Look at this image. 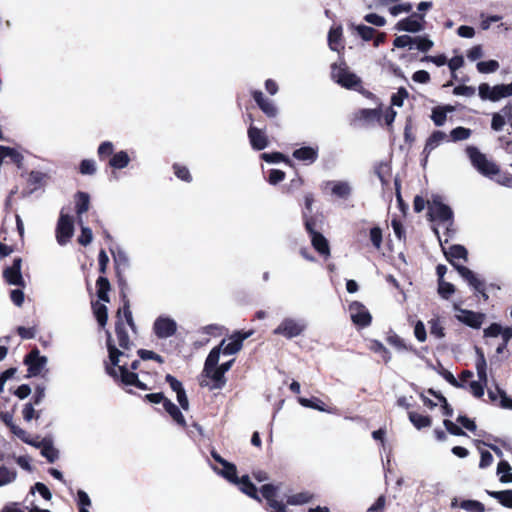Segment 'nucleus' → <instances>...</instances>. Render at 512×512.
<instances>
[{
    "label": "nucleus",
    "instance_id": "obj_1",
    "mask_svg": "<svg viewBox=\"0 0 512 512\" xmlns=\"http://www.w3.org/2000/svg\"><path fill=\"white\" fill-rule=\"evenodd\" d=\"M115 334L119 348L116 347L111 332L106 330V347L109 354V361L105 362V371L107 375H109L116 383L123 386H135L142 390L150 389L139 379V375L137 373L128 371L127 364L119 365L120 356L128 357V351H130L134 345L129 339L125 323L120 316H118V320H115Z\"/></svg>",
    "mask_w": 512,
    "mask_h": 512
},
{
    "label": "nucleus",
    "instance_id": "obj_2",
    "mask_svg": "<svg viewBox=\"0 0 512 512\" xmlns=\"http://www.w3.org/2000/svg\"><path fill=\"white\" fill-rule=\"evenodd\" d=\"M437 238L440 241L443 254L449 264L456 269V271L460 274V276L474 288V290L479 293L484 300H488V294L486 293L485 283L480 280L473 270H470L468 267L463 266V264H458L456 261L462 260L464 263L468 260V252L463 245L453 244L448 249H446L441 241L440 232L437 227L433 228Z\"/></svg>",
    "mask_w": 512,
    "mask_h": 512
},
{
    "label": "nucleus",
    "instance_id": "obj_3",
    "mask_svg": "<svg viewBox=\"0 0 512 512\" xmlns=\"http://www.w3.org/2000/svg\"><path fill=\"white\" fill-rule=\"evenodd\" d=\"M465 153L470 159V163L472 166L484 177L489 179H494V177L499 174V166L489 160L486 154L480 151L477 146L468 145L465 148Z\"/></svg>",
    "mask_w": 512,
    "mask_h": 512
},
{
    "label": "nucleus",
    "instance_id": "obj_4",
    "mask_svg": "<svg viewBox=\"0 0 512 512\" xmlns=\"http://www.w3.org/2000/svg\"><path fill=\"white\" fill-rule=\"evenodd\" d=\"M114 150L115 147L113 142L105 141L101 142L96 153H98V157L101 161L108 160V167L114 170L126 168L130 162L128 153L125 150H120L118 152H115Z\"/></svg>",
    "mask_w": 512,
    "mask_h": 512
},
{
    "label": "nucleus",
    "instance_id": "obj_5",
    "mask_svg": "<svg viewBox=\"0 0 512 512\" xmlns=\"http://www.w3.org/2000/svg\"><path fill=\"white\" fill-rule=\"evenodd\" d=\"M331 77L341 87L349 90L362 88V80L355 73L349 70L346 62L331 65Z\"/></svg>",
    "mask_w": 512,
    "mask_h": 512
},
{
    "label": "nucleus",
    "instance_id": "obj_6",
    "mask_svg": "<svg viewBox=\"0 0 512 512\" xmlns=\"http://www.w3.org/2000/svg\"><path fill=\"white\" fill-rule=\"evenodd\" d=\"M218 359L217 351L210 350L208 353L203 368V375L212 381L211 389H223L227 384L225 374L217 368Z\"/></svg>",
    "mask_w": 512,
    "mask_h": 512
},
{
    "label": "nucleus",
    "instance_id": "obj_7",
    "mask_svg": "<svg viewBox=\"0 0 512 512\" xmlns=\"http://www.w3.org/2000/svg\"><path fill=\"white\" fill-rule=\"evenodd\" d=\"M24 364L28 367L27 377L44 376L47 373V357L40 354L37 346H34L24 357Z\"/></svg>",
    "mask_w": 512,
    "mask_h": 512
},
{
    "label": "nucleus",
    "instance_id": "obj_8",
    "mask_svg": "<svg viewBox=\"0 0 512 512\" xmlns=\"http://www.w3.org/2000/svg\"><path fill=\"white\" fill-rule=\"evenodd\" d=\"M252 335V331H236L231 337L230 343H227L226 340H222L218 346H214L211 350L217 351V359L219 360V356L222 354L225 355H233L239 352L243 347V342L248 339Z\"/></svg>",
    "mask_w": 512,
    "mask_h": 512
},
{
    "label": "nucleus",
    "instance_id": "obj_9",
    "mask_svg": "<svg viewBox=\"0 0 512 512\" xmlns=\"http://www.w3.org/2000/svg\"><path fill=\"white\" fill-rule=\"evenodd\" d=\"M453 216L452 209L442 202L440 196H435L432 203H428V220L430 222H452Z\"/></svg>",
    "mask_w": 512,
    "mask_h": 512
},
{
    "label": "nucleus",
    "instance_id": "obj_10",
    "mask_svg": "<svg viewBox=\"0 0 512 512\" xmlns=\"http://www.w3.org/2000/svg\"><path fill=\"white\" fill-rule=\"evenodd\" d=\"M22 263V258L18 257L14 258L11 266L4 267L2 277L7 284L21 288L25 287L26 284L22 275Z\"/></svg>",
    "mask_w": 512,
    "mask_h": 512
},
{
    "label": "nucleus",
    "instance_id": "obj_11",
    "mask_svg": "<svg viewBox=\"0 0 512 512\" xmlns=\"http://www.w3.org/2000/svg\"><path fill=\"white\" fill-rule=\"evenodd\" d=\"M278 487L274 484L268 483L260 487L262 498L267 501L268 512H288L286 505L276 500Z\"/></svg>",
    "mask_w": 512,
    "mask_h": 512
},
{
    "label": "nucleus",
    "instance_id": "obj_12",
    "mask_svg": "<svg viewBox=\"0 0 512 512\" xmlns=\"http://www.w3.org/2000/svg\"><path fill=\"white\" fill-rule=\"evenodd\" d=\"M73 233V218L68 214L61 213L58 224H56V241L62 246L66 245L72 238Z\"/></svg>",
    "mask_w": 512,
    "mask_h": 512
},
{
    "label": "nucleus",
    "instance_id": "obj_13",
    "mask_svg": "<svg viewBox=\"0 0 512 512\" xmlns=\"http://www.w3.org/2000/svg\"><path fill=\"white\" fill-rule=\"evenodd\" d=\"M8 228L13 231V220L5 216L0 227V259L15 252V245L13 239L8 235Z\"/></svg>",
    "mask_w": 512,
    "mask_h": 512
},
{
    "label": "nucleus",
    "instance_id": "obj_14",
    "mask_svg": "<svg viewBox=\"0 0 512 512\" xmlns=\"http://www.w3.org/2000/svg\"><path fill=\"white\" fill-rule=\"evenodd\" d=\"M349 311L351 314L352 322L360 328H365L371 325L372 315L367 307L359 301H354L349 304Z\"/></svg>",
    "mask_w": 512,
    "mask_h": 512
},
{
    "label": "nucleus",
    "instance_id": "obj_15",
    "mask_svg": "<svg viewBox=\"0 0 512 512\" xmlns=\"http://www.w3.org/2000/svg\"><path fill=\"white\" fill-rule=\"evenodd\" d=\"M213 460L222 466V470H218L216 466L213 469L216 473L220 474L222 477L227 479L229 482L233 484H238V475H237V466L233 463L228 462L224 459L220 454H218L215 450H211L210 452Z\"/></svg>",
    "mask_w": 512,
    "mask_h": 512
},
{
    "label": "nucleus",
    "instance_id": "obj_16",
    "mask_svg": "<svg viewBox=\"0 0 512 512\" xmlns=\"http://www.w3.org/2000/svg\"><path fill=\"white\" fill-rule=\"evenodd\" d=\"M305 331V326L292 318H285L277 328L274 329L275 335H281L287 339H292Z\"/></svg>",
    "mask_w": 512,
    "mask_h": 512
},
{
    "label": "nucleus",
    "instance_id": "obj_17",
    "mask_svg": "<svg viewBox=\"0 0 512 512\" xmlns=\"http://www.w3.org/2000/svg\"><path fill=\"white\" fill-rule=\"evenodd\" d=\"M248 119L251 124L248 127L247 136L251 147L257 151L265 149L269 145L268 136L263 130L258 129L252 124L253 118L251 114H248Z\"/></svg>",
    "mask_w": 512,
    "mask_h": 512
},
{
    "label": "nucleus",
    "instance_id": "obj_18",
    "mask_svg": "<svg viewBox=\"0 0 512 512\" xmlns=\"http://www.w3.org/2000/svg\"><path fill=\"white\" fill-rule=\"evenodd\" d=\"M176 329V322L169 317L159 316L153 325L154 334L158 339H166L173 336Z\"/></svg>",
    "mask_w": 512,
    "mask_h": 512
},
{
    "label": "nucleus",
    "instance_id": "obj_19",
    "mask_svg": "<svg viewBox=\"0 0 512 512\" xmlns=\"http://www.w3.org/2000/svg\"><path fill=\"white\" fill-rule=\"evenodd\" d=\"M251 97L256 102V105L268 118H276L278 115V107L273 102L265 97L259 90L251 91Z\"/></svg>",
    "mask_w": 512,
    "mask_h": 512
},
{
    "label": "nucleus",
    "instance_id": "obj_20",
    "mask_svg": "<svg viewBox=\"0 0 512 512\" xmlns=\"http://www.w3.org/2000/svg\"><path fill=\"white\" fill-rule=\"evenodd\" d=\"M458 320L470 328L479 329L484 321L485 315L481 312H476L468 309H461L460 315L457 316Z\"/></svg>",
    "mask_w": 512,
    "mask_h": 512
},
{
    "label": "nucleus",
    "instance_id": "obj_21",
    "mask_svg": "<svg viewBox=\"0 0 512 512\" xmlns=\"http://www.w3.org/2000/svg\"><path fill=\"white\" fill-rule=\"evenodd\" d=\"M293 158L306 164H313L319 156L318 146H301L292 152Z\"/></svg>",
    "mask_w": 512,
    "mask_h": 512
},
{
    "label": "nucleus",
    "instance_id": "obj_22",
    "mask_svg": "<svg viewBox=\"0 0 512 512\" xmlns=\"http://www.w3.org/2000/svg\"><path fill=\"white\" fill-rule=\"evenodd\" d=\"M502 337V341L508 343L512 338V327L502 328L499 323L493 322L484 329V337L496 338Z\"/></svg>",
    "mask_w": 512,
    "mask_h": 512
},
{
    "label": "nucleus",
    "instance_id": "obj_23",
    "mask_svg": "<svg viewBox=\"0 0 512 512\" xmlns=\"http://www.w3.org/2000/svg\"><path fill=\"white\" fill-rule=\"evenodd\" d=\"M5 159H9V161L17 165L18 168H22L23 166L24 156L22 153L14 147L0 145V167Z\"/></svg>",
    "mask_w": 512,
    "mask_h": 512
},
{
    "label": "nucleus",
    "instance_id": "obj_24",
    "mask_svg": "<svg viewBox=\"0 0 512 512\" xmlns=\"http://www.w3.org/2000/svg\"><path fill=\"white\" fill-rule=\"evenodd\" d=\"M381 117L380 108H361L355 112V119L367 124L379 122Z\"/></svg>",
    "mask_w": 512,
    "mask_h": 512
},
{
    "label": "nucleus",
    "instance_id": "obj_25",
    "mask_svg": "<svg viewBox=\"0 0 512 512\" xmlns=\"http://www.w3.org/2000/svg\"><path fill=\"white\" fill-rule=\"evenodd\" d=\"M309 235L313 248L324 258H328L330 256V247L326 237L319 231Z\"/></svg>",
    "mask_w": 512,
    "mask_h": 512
},
{
    "label": "nucleus",
    "instance_id": "obj_26",
    "mask_svg": "<svg viewBox=\"0 0 512 512\" xmlns=\"http://www.w3.org/2000/svg\"><path fill=\"white\" fill-rule=\"evenodd\" d=\"M240 491L247 495L249 498L253 499L254 501L260 503L261 498L258 495L256 486L251 482L249 476L247 474L242 475L238 478V484Z\"/></svg>",
    "mask_w": 512,
    "mask_h": 512
},
{
    "label": "nucleus",
    "instance_id": "obj_27",
    "mask_svg": "<svg viewBox=\"0 0 512 512\" xmlns=\"http://www.w3.org/2000/svg\"><path fill=\"white\" fill-rule=\"evenodd\" d=\"M445 140H448V136L445 132L440 130L434 131L430 134L428 140H426L422 154H424L425 157L429 156L431 152Z\"/></svg>",
    "mask_w": 512,
    "mask_h": 512
},
{
    "label": "nucleus",
    "instance_id": "obj_28",
    "mask_svg": "<svg viewBox=\"0 0 512 512\" xmlns=\"http://www.w3.org/2000/svg\"><path fill=\"white\" fill-rule=\"evenodd\" d=\"M164 410L170 416L175 424H177L182 429H186L187 421L183 415V413L179 410V408L170 400H166L164 402Z\"/></svg>",
    "mask_w": 512,
    "mask_h": 512
},
{
    "label": "nucleus",
    "instance_id": "obj_29",
    "mask_svg": "<svg viewBox=\"0 0 512 512\" xmlns=\"http://www.w3.org/2000/svg\"><path fill=\"white\" fill-rule=\"evenodd\" d=\"M328 46L332 51L336 52L344 49L341 25L330 28L328 32Z\"/></svg>",
    "mask_w": 512,
    "mask_h": 512
},
{
    "label": "nucleus",
    "instance_id": "obj_30",
    "mask_svg": "<svg viewBox=\"0 0 512 512\" xmlns=\"http://www.w3.org/2000/svg\"><path fill=\"white\" fill-rule=\"evenodd\" d=\"M122 305L118 308L116 312V320H118V316L122 317L125 326H129V328L135 332L136 331V325L133 320L132 312L130 309V302L128 298L120 299Z\"/></svg>",
    "mask_w": 512,
    "mask_h": 512
},
{
    "label": "nucleus",
    "instance_id": "obj_31",
    "mask_svg": "<svg viewBox=\"0 0 512 512\" xmlns=\"http://www.w3.org/2000/svg\"><path fill=\"white\" fill-rule=\"evenodd\" d=\"M75 211L78 217V223L81 225L82 220L81 216L83 213L87 212L89 209L90 199L89 195L86 192L78 191L75 194Z\"/></svg>",
    "mask_w": 512,
    "mask_h": 512
},
{
    "label": "nucleus",
    "instance_id": "obj_32",
    "mask_svg": "<svg viewBox=\"0 0 512 512\" xmlns=\"http://www.w3.org/2000/svg\"><path fill=\"white\" fill-rule=\"evenodd\" d=\"M111 290V284L107 277L99 276L96 279V295L100 301L104 303L110 302L109 292Z\"/></svg>",
    "mask_w": 512,
    "mask_h": 512
},
{
    "label": "nucleus",
    "instance_id": "obj_33",
    "mask_svg": "<svg viewBox=\"0 0 512 512\" xmlns=\"http://www.w3.org/2000/svg\"><path fill=\"white\" fill-rule=\"evenodd\" d=\"M41 455L47 460L48 463H55L59 458V451L53 447L52 441L48 438L40 440Z\"/></svg>",
    "mask_w": 512,
    "mask_h": 512
},
{
    "label": "nucleus",
    "instance_id": "obj_34",
    "mask_svg": "<svg viewBox=\"0 0 512 512\" xmlns=\"http://www.w3.org/2000/svg\"><path fill=\"white\" fill-rule=\"evenodd\" d=\"M259 157L260 159L264 160L267 163L283 162L289 167H294V163L291 161V159L287 155L279 151L262 152Z\"/></svg>",
    "mask_w": 512,
    "mask_h": 512
},
{
    "label": "nucleus",
    "instance_id": "obj_35",
    "mask_svg": "<svg viewBox=\"0 0 512 512\" xmlns=\"http://www.w3.org/2000/svg\"><path fill=\"white\" fill-rule=\"evenodd\" d=\"M386 342H388V345H391L398 350H406L414 354L418 353L417 349L412 344L405 343L404 339L395 332H391L388 337H386Z\"/></svg>",
    "mask_w": 512,
    "mask_h": 512
},
{
    "label": "nucleus",
    "instance_id": "obj_36",
    "mask_svg": "<svg viewBox=\"0 0 512 512\" xmlns=\"http://www.w3.org/2000/svg\"><path fill=\"white\" fill-rule=\"evenodd\" d=\"M395 28L399 31L417 33L424 29V25L419 20H412L407 17L397 22Z\"/></svg>",
    "mask_w": 512,
    "mask_h": 512
},
{
    "label": "nucleus",
    "instance_id": "obj_37",
    "mask_svg": "<svg viewBox=\"0 0 512 512\" xmlns=\"http://www.w3.org/2000/svg\"><path fill=\"white\" fill-rule=\"evenodd\" d=\"M408 418L415 429H425V427H430L433 423L431 416L421 415L414 411H408Z\"/></svg>",
    "mask_w": 512,
    "mask_h": 512
},
{
    "label": "nucleus",
    "instance_id": "obj_38",
    "mask_svg": "<svg viewBox=\"0 0 512 512\" xmlns=\"http://www.w3.org/2000/svg\"><path fill=\"white\" fill-rule=\"evenodd\" d=\"M91 307L96 321H98L101 328H105L108 322V307L100 302L92 303Z\"/></svg>",
    "mask_w": 512,
    "mask_h": 512
},
{
    "label": "nucleus",
    "instance_id": "obj_39",
    "mask_svg": "<svg viewBox=\"0 0 512 512\" xmlns=\"http://www.w3.org/2000/svg\"><path fill=\"white\" fill-rule=\"evenodd\" d=\"M477 351V360H476V369L479 380L484 384H487V362L484 355V352L481 348H476Z\"/></svg>",
    "mask_w": 512,
    "mask_h": 512
},
{
    "label": "nucleus",
    "instance_id": "obj_40",
    "mask_svg": "<svg viewBox=\"0 0 512 512\" xmlns=\"http://www.w3.org/2000/svg\"><path fill=\"white\" fill-rule=\"evenodd\" d=\"M369 349L374 353L380 354L384 364L392 360L391 351L378 340H370Z\"/></svg>",
    "mask_w": 512,
    "mask_h": 512
},
{
    "label": "nucleus",
    "instance_id": "obj_41",
    "mask_svg": "<svg viewBox=\"0 0 512 512\" xmlns=\"http://www.w3.org/2000/svg\"><path fill=\"white\" fill-rule=\"evenodd\" d=\"M0 419L3 424L9 429L11 433L16 436H24L25 429L17 426L13 423V413L10 412H0Z\"/></svg>",
    "mask_w": 512,
    "mask_h": 512
},
{
    "label": "nucleus",
    "instance_id": "obj_42",
    "mask_svg": "<svg viewBox=\"0 0 512 512\" xmlns=\"http://www.w3.org/2000/svg\"><path fill=\"white\" fill-rule=\"evenodd\" d=\"M512 96V83L499 84L492 87V95L490 101H499L502 98Z\"/></svg>",
    "mask_w": 512,
    "mask_h": 512
},
{
    "label": "nucleus",
    "instance_id": "obj_43",
    "mask_svg": "<svg viewBox=\"0 0 512 512\" xmlns=\"http://www.w3.org/2000/svg\"><path fill=\"white\" fill-rule=\"evenodd\" d=\"M488 494L496 499L503 507L512 509V490L489 491Z\"/></svg>",
    "mask_w": 512,
    "mask_h": 512
},
{
    "label": "nucleus",
    "instance_id": "obj_44",
    "mask_svg": "<svg viewBox=\"0 0 512 512\" xmlns=\"http://www.w3.org/2000/svg\"><path fill=\"white\" fill-rule=\"evenodd\" d=\"M17 476L18 471L15 468H8V466L0 465V487L15 482Z\"/></svg>",
    "mask_w": 512,
    "mask_h": 512
},
{
    "label": "nucleus",
    "instance_id": "obj_45",
    "mask_svg": "<svg viewBox=\"0 0 512 512\" xmlns=\"http://www.w3.org/2000/svg\"><path fill=\"white\" fill-rule=\"evenodd\" d=\"M313 500V495L309 492H300L289 496L286 500L287 505L297 506L305 505Z\"/></svg>",
    "mask_w": 512,
    "mask_h": 512
},
{
    "label": "nucleus",
    "instance_id": "obj_46",
    "mask_svg": "<svg viewBox=\"0 0 512 512\" xmlns=\"http://www.w3.org/2000/svg\"><path fill=\"white\" fill-rule=\"evenodd\" d=\"M298 402L301 406H304L306 408H312V409L322 411V412L327 411L326 404L321 399H319L317 397H312V398L300 397V398H298Z\"/></svg>",
    "mask_w": 512,
    "mask_h": 512
},
{
    "label": "nucleus",
    "instance_id": "obj_47",
    "mask_svg": "<svg viewBox=\"0 0 512 512\" xmlns=\"http://www.w3.org/2000/svg\"><path fill=\"white\" fill-rule=\"evenodd\" d=\"M172 170L175 177L183 182L191 183L193 181V177L187 166L181 165L179 163H174L172 165Z\"/></svg>",
    "mask_w": 512,
    "mask_h": 512
},
{
    "label": "nucleus",
    "instance_id": "obj_48",
    "mask_svg": "<svg viewBox=\"0 0 512 512\" xmlns=\"http://www.w3.org/2000/svg\"><path fill=\"white\" fill-rule=\"evenodd\" d=\"M470 136H471V129H468V128H465L462 126H458L451 130L448 140L456 143V142L467 140Z\"/></svg>",
    "mask_w": 512,
    "mask_h": 512
},
{
    "label": "nucleus",
    "instance_id": "obj_49",
    "mask_svg": "<svg viewBox=\"0 0 512 512\" xmlns=\"http://www.w3.org/2000/svg\"><path fill=\"white\" fill-rule=\"evenodd\" d=\"M375 174L382 185H387L389 183V178L391 177V166L387 163L381 162L375 167Z\"/></svg>",
    "mask_w": 512,
    "mask_h": 512
},
{
    "label": "nucleus",
    "instance_id": "obj_50",
    "mask_svg": "<svg viewBox=\"0 0 512 512\" xmlns=\"http://www.w3.org/2000/svg\"><path fill=\"white\" fill-rule=\"evenodd\" d=\"M302 220H304V228L308 234L318 232V218L312 213L301 212Z\"/></svg>",
    "mask_w": 512,
    "mask_h": 512
},
{
    "label": "nucleus",
    "instance_id": "obj_51",
    "mask_svg": "<svg viewBox=\"0 0 512 512\" xmlns=\"http://www.w3.org/2000/svg\"><path fill=\"white\" fill-rule=\"evenodd\" d=\"M332 193L339 198L347 199L352 192V188L347 182H337L332 186Z\"/></svg>",
    "mask_w": 512,
    "mask_h": 512
},
{
    "label": "nucleus",
    "instance_id": "obj_52",
    "mask_svg": "<svg viewBox=\"0 0 512 512\" xmlns=\"http://www.w3.org/2000/svg\"><path fill=\"white\" fill-rule=\"evenodd\" d=\"M428 325H430V335H433L438 339L445 337V329L439 317L429 320Z\"/></svg>",
    "mask_w": 512,
    "mask_h": 512
},
{
    "label": "nucleus",
    "instance_id": "obj_53",
    "mask_svg": "<svg viewBox=\"0 0 512 512\" xmlns=\"http://www.w3.org/2000/svg\"><path fill=\"white\" fill-rule=\"evenodd\" d=\"M455 286L446 280L438 281V293L441 298L449 300L455 293Z\"/></svg>",
    "mask_w": 512,
    "mask_h": 512
},
{
    "label": "nucleus",
    "instance_id": "obj_54",
    "mask_svg": "<svg viewBox=\"0 0 512 512\" xmlns=\"http://www.w3.org/2000/svg\"><path fill=\"white\" fill-rule=\"evenodd\" d=\"M354 28L357 31L358 35L361 37V39L364 41L373 40L375 34L377 33V30L375 28L365 24L355 25Z\"/></svg>",
    "mask_w": 512,
    "mask_h": 512
},
{
    "label": "nucleus",
    "instance_id": "obj_55",
    "mask_svg": "<svg viewBox=\"0 0 512 512\" xmlns=\"http://www.w3.org/2000/svg\"><path fill=\"white\" fill-rule=\"evenodd\" d=\"M304 183H305V180L298 173H296V176L293 179H291L289 183L285 184L282 187V192L285 194H292L296 190L301 188V186Z\"/></svg>",
    "mask_w": 512,
    "mask_h": 512
},
{
    "label": "nucleus",
    "instance_id": "obj_56",
    "mask_svg": "<svg viewBox=\"0 0 512 512\" xmlns=\"http://www.w3.org/2000/svg\"><path fill=\"white\" fill-rule=\"evenodd\" d=\"M459 507L468 512H485V506L477 500H463Z\"/></svg>",
    "mask_w": 512,
    "mask_h": 512
},
{
    "label": "nucleus",
    "instance_id": "obj_57",
    "mask_svg": "<svg viewBox=\"0 0 512 512\" xmlns=\"http://www.w3.org/2000/svg\"><path fill=\"white\" fill-rule=\"evenodd\" d=\"M414 45H416L417 50L425 53L433 48L434 42L427 36H416L414 37Z\"/></svg>",
    "mask_w": 512,
    "mask_h": 512
},
{
    "label": "nucleus",
    "instance_id": "obj_58",
    "mask_svg": "<svg viewBox=\"0 0 512 512\" xmlns=\"http://www.w3.org/2000/svg\"><path fill=\"white\" fill-rule=\"evenodd\" d=\"M115 274H116V278H117V285L119 288L120 299L128 298V296H127L128 284H127L126 278L124 277L122 269H117V271H115Z\"/></svg>",
    "mask_w": 512,
    "mask_h": 512
},
{
    "label": "nucleus",
    "instance_id": "obj_59",
    "mask_svg": "<svg viewBox=\"0 0 512 512\" xmlns=\"http://www.w3.org/2000/svg\"><path fill=\"white\" fill-rule=\"evenodd\" d=\"M430 118H432L436 126L441 127L445 124L447 120V114L442 109V106L438 105L433 108L432 115H430Z\"/></svg>",
    "mask_w": 512,
    "mask_h": 512
},
{
    "label": "nucleus",
    "instance_id": "obj_60",
    "mask_svg": "<svg viewBox=\"0 0 512 512\" xmlns=\"http://www.w3.org/2000/svg\"><path fill=\"white\" fill-rule=\"evenodd\" d=\"M97 172V167L92 159H83L79 164V173L82 175H93Z\"/></svg>",
    "mask_w": 512,
    "mask_h": 512
},
{
    "label": "nucleus",
    "instance_id": "obj_61",
    "mask_svg": "<svg viewBox=\"0 0 512 512\" xmlns=\"http://www.w3.org/2000/svg\"><path fill=\"white\" fill-rule=\"evenodd\" d=\"M499 68L497 60H487L486 62L477 63V69L480 73H492Z\"/></svg>",
    "mask_w": 512,
    "mask_h": 512
},
{
    "label": "nucleus",
    "instance_id": "obj_62",
    "mask_svg": "<svg viewBox=\"0 0 512 512\" xmlns=\"http://www.w3.org/2000/svg\"><path fill=\"white\" fill-rule=\"evenodd\" d=\"M443 425H444L445 429L452 435H455V436H466L467 435L466 432L463 430V428H460V426L453 423L449 419H445L443 421Z\"/></svg>",
    "mask_w": 512,
    "mask_h": 512
},
{
    "label": "nucleus",
    "instance_id": "obj_63",
    "mask_svg": "<svg viewBox=\"0 0 512 512\" xmlns=\"http://www.w3.org/2000/svg\"><path fill=\"white\" fill-rule=\"evenodd\" d=\"M408 97H409V93L406 90V88L401 87L398 89L397 93L393 94V96L391 98V103H392V105L400 107L403 105L405 99H407Z\"/></svg>",
    "mask_w": 512,
    "mask_h": 512
},
{
    "label": "nucleus",
    "instance_id": "obj_64",
    "mask_svg": "<svg viewBox=\"0 0 512 512\" xmlns=\"http://www.w3.org/2000/svg\"><path fill=\"white\" fill-rule=\"evenodd\" d=\"M285 172L279 169H271L269 171L268 182L270 185H278L285 179Z\"/></svg>",
    "mask_w": 512,
    "mask_h": 512
}]
</instances>
